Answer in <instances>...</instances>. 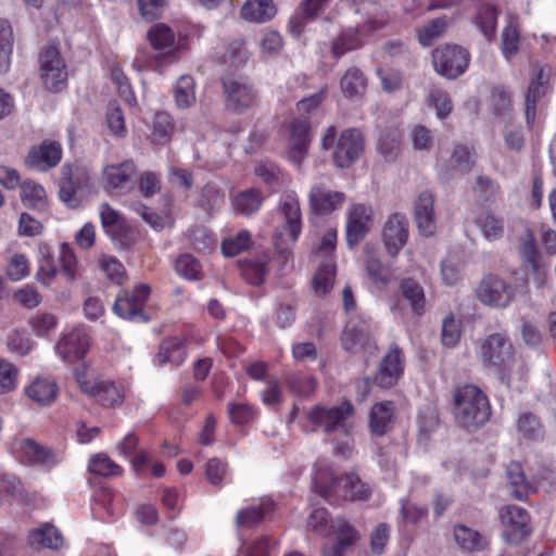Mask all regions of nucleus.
<instances>
[{
    "label": "nucleus",
    "instance_id": "nucleus-63",
    "mask_svg": "<svg viewBox=\"0 0 556 556\" xmlns=\"http://www.w3.org/2000/svg\"><path fill=\"white\" fill-rule=\"evenodd\" d=\"M106 124L114 136L124 137L127 132L125 118L116 103L111 102L106 111Z\"/></svg>",
    "mask_w": 556,
    "mask_h": 556
},
{
    "label": "nucleus",
    "instance_id": "nucleus-42",
    "mask_svg": "<svg viewBox=\"0 0 556 556\" xmlns=\"http://www.w3.org/2000/svg\"><path fill=\"white\" fill-rule=\"evenodd\" d=\"M400 290L402 296L409 303L417 315L426 311V298L424 288L414 279L405 278L401 281Z\"/></svg>",
    "mask_w": 556,
    "mask_h": 556
},
{
    "label": "nucleus",
    "instance_id": "nucleus-24",
    "mask_svg": "<svg viewBox=\"0 0 556 556\" xmlns=\"http://www.w3.org/2000/svg\"><path fill=\"white\" fill-rule=\"evenodd\" d=\"M371 225V211L363 204H355L351 207L346 223V240L350 245L357 244Z\"/></svg>",
    "mask_w": 556,
    "mask_h": 556
},
{
    "label": "nucleus",
    "instance_id": "nucleus-6",
    "mask_svg": "<svg viewBox=\"0 0 556 556\" xmlns=\"http://www.w3.org/2000/svg\"><path fill=\"white\" fill-rule=\"evenodd\" d=\"M383 24V21L370 17L363 25L343 27L329 42L331 55L339 60L344 54L361 49L364 45L363 38L381 28Z\"/></svg>",
    "mask_w": 556,
    "mask_h": 556
},
{
    "label": "nucleus",
    "instance_id": "nucleus-31",
    "mask_svg": "<svg viewBox=\"0 0 556 556\" xmlns=\"http://www.w3.org/2000/svg\"><path fill=\"white\" fill-rule=\"evenodd\" d=\"M28 544L34 549H59L63 545V536L54 526L45 523L29 532Z\"/></svg>",
    "mask_w": 556,
    "mask_h": 556
},
{
    "label": "nucleus",
    "instance_id": "nucleus-52",
    "mask_svg": "<svg viewBox=\"0 0 556 556\" xmlns=\"http://www.w3.org/2000/svg\"><path fill=\"white\" fill-rule=\"evenodd\" d=\"M175 102L178 108L187 109L195 103L194 80L189 75H182L177 80L174 91Z\"/></svg>",
    "mask_w": 556,
    "mask_h": 556
},
{
    "label": "nucleus",
    "instance_id": "nucleus-62",
    "mask_svg": "<svg viewBox=\"0 0 556 556\" xmlns=\"http://www.w3.org/2000/svg\"><path fill=\"white\" fill-rule=\"evenodd\" d=\"M222 62L229 68H239L247 62V50L243 41L237 40L222 56Z\"/></svg>",
    "mask_w": 556,
    "mask_h": 556
},
{
    "label": "nucleus",
    "instance_id": "nucleus-25",
    "mask_svg": "<svg viewBox=\"0 0 556 556\" xmlns=\"http://www.w3.org/2000/svg\"><path fill=\"white\" fill-rule=\"evenodd\" d=\"M90 346L89 337L83 330L75 329L64 336L56 345L59 355L68 363L83 358Z\"/></svg>",
    "mask_w": 556,
    "mask_h": 556
},
{
    "label": "nucleus",
    "instance_id": "nucleus-8",
    "mask_svg": "<svg viewBox=\"0 0 556 556\" xmlns=\"http://www.w3.org/2000/svg\"><path fill=\"white\" fill-rule=\"evenodd\" d=\"M469 61V52L457 45H446L434 49L432 52L434 70L448 79L460 76L468 67Z\"/></svg>",
    "mask_w": 556,
    "mask_h": 556
},
{
    "label": "nucleus",
    "instance_id": "nucleus-4",
    "mask_svg": "<svg viewBox=\"0 0 556 556\" xmlns=\"http://www.w3.org/2000/svg\"><path fill=\"white\" fill-rule=\"evenodd\" d=\"M279 207L283 223L275 232V248L287 260L290 244L295 243L302 230L300 202L295 192H285Z\"/></svg>",
    "mask_w": 556,
    "mask_h": 556
},
{
    "label": "nucleus",
    "instance_id": "nucleus-45",
    "mask_svg": "<svg viewBox=\"0 0 556 556\" xmlns=\"http://www.w3.org/2000/svg\"><path fill=\"white\" fill-rule=\"evenodd\" d=\"M454 538L468 552L482 549L486 545V540L478 531L463 525L454 528Z\"/></svg>",
    "mask_w": 556,
    "mask_h": 556
},
{
    "label": "nucleus",
    "instance_id": "nucleus-58",
    "mask_svg": "<svg viewBox=\"0 0 556 556\" xmlns=\"http://www.w3.org/2000/svg\"><path fill=\"white\" fill-rule=\"evenodd\" d=\"M251 235L248 230H241L236 236L224 239L222 251L226 256H235L251 245Z\"/></svg>",
    "mask_w": 556,
    "mask_h": 556
},
{
    "label": "nucleus",
    "instance_id": "nucleus-32",
    "mask_svg": "<svg viewBox=\"0 0 556 556\" xmlns=\"http://www.w3.org/2000/svg\"><path fill=\"white\" fill-rule=\"evenodd\" d=\"M240 13L248 22L266 23L274 18L277 10L273 0H247Z\"/></svg>",
    "mask_w": 556,
    "mask_h": 556
},
{
    "label": "nucleus",
    "instance_id": "nucleus-36",
    "mask_svg": "<svg viewBox=\"0 0 556 556\" xmlns=\"http://www.w3.org/2000/svg\"><path fill=\"white\" fill-rule=\"evenodd\" d=\"M240 274L250 285L258 286L264 281L268 271V257L243 258L238 262Z\"/></svg>",
    "mask_w": 556,
    "mask_h": 556
},
{
    "label": "nucleus",
    "instance_id": "nucleus-23",
    "mask_svg": "<svg viewBox=\"0 0 556 556\" xmlns=\"http://www.w3.org/2000/svg\"><path fill=\"white\" fill-rule=\"evenodd\" d=\"M345 200L343 192L332 191L323 184H316L309 192V205L314 213L325 215L333 212Z\"/></svg>",
    "mask_w": 556,
    "mask_h": 556
},
{
    "label": "nucleus",
    "instance_id": "nucleus-56",
    "mask_svg": "<svg viewBox=\"0 0 556 556\" xmlns=\"http://www.w3.org/2000/svg\"><path fill=\"white\" fill-rule=\"evenodd\" d=\"M224 191L215 184H206L199 198V205L205 211H214L220 207L224 203Z\"/></svg>",
    "mask_w": 556,
    "mask_h": 556
},
{
    "label": "nucleus",
    "instance_id": "nucleus-38",
    "mask_svg": "<svg viewBox=\"0 0 556 556\" xmlns=\"http://www.w3.org/2000/svg\"><path fill=\"white\" fill-rule=\"evenodd\" d=\"M336 278V263L333 258L319 262V266L313 277L314 292L318 296H325L333 287Z\"/></svg>",
    "mask_w": 556,
    "mask_h": 556
},
{
    "label": "nucleus",
    "instance_id": "nucleus-44",
    "mask_svg": "<svg viewBox=\"0 0 556 556\" xmlns=\"http://www.w3.org/2000/svg\"><path fill=\"white\" fill-rule=\"evenodd\" d=\"M378 152L388 162L394 161L401 150V134L396 128L383 131L377 143Z\"/></svg>",
    "mask_w": 556,
    "mask_h": 556
},
{
    "label": "nucleus",
    "instance_id": "nucleus-11",
    "mask_svg": "<svg viewBox=\"0 0 556 556\" xmlns=\"http://www.w3.org/2000/svg\"><path fill=\"white\" fill-rule=\"evenodd\" d=\"M150 294L148 285L137 286L131 293L124 292L114 302L113 311L121 318L128 320L148 321L149 317L143 312V306Z\"/></svg>",
    "mask_w": 556,
    "mask_h": 556
},
{
    "label": "nucleus",
    "instance_id": "nucleus-29",
    "mask_svg": "<svg viewBox=\"0 0 556 556\" xmlns=\"http://www.w3.org/2000/svg\"><path fill=\"white\" fill-rule=\"evenodd\" d=\"M521 253L527 264V268L535 275V279L539 283L544 282L546 270L541 264V255L536 245L535 238L530 229H526L521 237Z\"/></svg>",
    "mask_w": 556,
    "mask_h": 556
},
{
    "label": "nucleus",
    "instance_id": "nucleus-53",
    "mask_svg": "<svg viewBox=\"0 0 556 556\" xmlns=\"http://www.w3.org/2000/svg\"><path fill=\"white\" fill-rule=\"evenodd\" d=\"M13 31L7 20H0V72H7L13 51Z\"/></svg>",
    "mask_w": 556,
    "mask_h": 556
},
{
    "label": "nucleus",
    "instance_id": "nucleus-5",
    "mask_svg": "<svg viewBox=\"0 0 556 556\" xmlns=\"http://www.w3.org/2000/svg\"><path fill=\"white\" fill-rule=\"evenodd\" d=\"M353 414V405L350 402H343L331 407L316 405L306 413V419L314 430H321L325 434L333 432L348 434L352 428L350 419Z\"/></svg>",
    "mask_w": 556,
    "mask_h": 556
},
{
    "label": "nucleus",
    "instance_id": "nucleus-9",
    "mask_svg": "<svg viewBox=\"0 0 556 556\" xmlns=\"http://www.w3.org/2000/svg\"><path fill=\"white\" fill-rule=\"evenodd\" d=\"M41 79L47 89L58 92L67 83V71L60 51L54 46L47 47L39 58Z\"/></svg>",
    "mask_w": 556,
    "mask_h": 556
},
{
    "label": "nucleus",
    "instance_id": "nucleus-46",
    "mask_svg": "<svg viewBox=\"0 0 556 556\" xmlns=\"http://www.w3.org/2000/svg\"><path fill=\"white\" fill-rule=\"evenodd\" d=\"M497 15L498 12L493 5L482 4L478 8L476 25L489 41L493 40L495 37Z\"/></svg>",
    "mask_w": 556,
    "mask_h": 556
},
{
    "label": "nucleus",
    "instance_id": "nucleus-12",
    "mask_svg": "<svg viewBox=\"0 0 556 556\" xmlns=\"http://www.w3.org/2000/svg\"><path fill=\"white\" fill-rule=\"evenodd\" d=\"M150 294L148 285L137 286L131 293L124 292L114 302L113 311L121 318L128 320L148 321L149 317L143 312V306Z\"/></svg>",
    "mask_w": 556,
    "mask_h": 556
},
{
    "label": "nucleus",
    "instance_id": "nucleus-51",
    "mask_svg": "<svg viewBox=\"0 0 556 556\" xmlns=\"http://www.w3.org/2000/svg\"><path fill=\"white\" fill-rule=\"evenodd\" d=\"M58 263L59 270L62 271L67 281L73 282L80 275L76 255L67 243L60 245Z\"/></svg>",
    "mask_w": 556,
    "mask_h": 556
},
{
    "label": "nucleus",
    "instance_id": "nucleus-55",
    "mask_svg": "<svg viewBox=\"0 0 556 556\" xmlns=\"http://www.w3.org/2000/svg\"><path fill=\"white\" fill-rule=\"evenodd\" d=\"M269 509V505H252L242 508L236 516V523L241 528H252L257 526L265 516V513Z\"/></svg>",
    "mask_w": 556,
    "mask_h": 556
},
{
    "label": "nucleus",
    "instance_id": "nucleus-28",
    "mask_svg": "<svg viewBox=\"0 0 556 556\" xmlns=\"http://www.w3.org/2000/svg\"><path fill=\"white\" fill-rule=\"evenodd\" d=\"M395 420V406L390 401L375 404L369 414V427L374 434L382 437L388 433Z\"/></svg>",
    "mask_w": 556,
    "mask_h": 556
},
{
    "label": "nucleus",
    "instance_id": "nucleus-3",
    "mask_svg": "<svg viewBox=\"0 0 556 556\" xmlns=\"http://www.w3.org/2000/svg\"><path fill=\"white\" fill-rule=\"evenodd\" d=\"M455 418L467 429L482 427L491 416L486 395L476 386L466 384L454 392Z\"/></svg>",
    "mask_w": 556,
    "mask_h": 556
},
{
    "label": "nucleus",
    "instance_id": "nucleus-64",
    "mask_svg": "<svg viewBox=\"0 0 556 556\" xmlns=\"http://www.w3.org/2000/svg\"><path fill=\"white\" fill-rule=\"evenodd\" d=\"M441 339L443 345L454 348L460 339V325L453 315L443 319Z\"/></svg>",
    "mask_w": 556,
    "mask_h": 556
},
{
    "label": "nucleus",
    "instance_id": "nucleus-59",
    "mask_svg": "<svg viewBox=\"0 0 556 556\" xmlns=\"http://www.w3.org/2000/svg\"><path fill=\"white\" fill-rule=\"evenodd\" d=\"M447 22L445 17L432 20L418 30V39L422 46H430L435 39L441 37L446 30Z\"/></svg>",
    "mask_w": 556,
    "mask_h": 556
},
{
    "label": "nucleus",
    "instance_id": "nucleus-49",
    "mask_svg": "<svg viewBox=\"0 0 556 556\" xmlns=\"http://www.w3.org/2000/svg\"><path fill=\"white\" fill-rule=\"evenodd\" d=\"M88 470L90 473L101 477L119 476L123 472L122 467L105 453H98L91 456L88 463Z\"/></svg>",
    "mask_w": 556,
    "mask_h": 556
},
{
    "label": "nucleus",
    "instance_id": "nucleus-7",
    "mask_svg": "<svg viewBox=\"0 0 556 556\" xmlns=\"http://www.w3.org/2000/svg\"><path fill=\"white\" fill-rule=\"evenodd\" d=\"M225 105L227 110L235 113H242L248 110L257 99L256 91L243 76L232 74L222 78Z\"/></svg>",
    "mask_w": 556,
    "mask_h": 556
},
{
    "label": "nucleus",
    "instance_id": "nucleus-37",
    "mask_svg": "<svg viewBox=\"0 0 556 556\" xmlns=\"http://www.w3.org/2000/svg\"><path fill=\"white\" fill-rule=\"evenodd\" d=\"M186 358V350L178 338H169L162 341L160 351L155 357L157 365L173 364L179 366Z\"/></svg>",
    "mask_w": 556,
    "mask_h": 556
},
{
    "label": "nucleus",
    "instance_id": "nucleus-17",
    "mask_svg": "<svg viewBox=\"0 0 556 556\" xmlns=\"http://www.w3.org/2000/svg\"><path fill=\"white\" fill-rule=\"evenodd\" d=\"M137 173L132 161H125L116 165L104 167L102 177L104 187L110 191L125 192L134 186V178Z\"/></svg>",
    "mask_w": 556,
    "mask_h": 556
},
{
    "label": "nucleus",
    "instance_id": "nucleus-60",
    "mask_svg": "<svg viewBox=\"0 0 556 556\" xmlns=\"http://www.w3.org/2000/svg\"><path fill=\"white\" fill-rule=\"evenodd\" d=\"M366 271L371 281L379 287H386L390 281L388 269L374 254L366 257Z\"/></svg>",
    "mask_w": 556,
    "mask_h": 556
},
{
    "label": "nucleus",
    "instance_id": "nucleus-61",
    "mask_svg": "<svg viewBox=\"0 0 556 556\" xmlns=\"http://www.w3.org/2000/svg\"><path fill=\"white\" fill-rule=\"evenodd\" d=\"M518 432L526 439L536 440L542 435L538 418L530 413L522 414L517 424Z\"/></svg>",
    "mask_w": 556,
    "mask_h": 556
},
{
    "label": "nucleus",
    "instance_id": "nucleus-35",
    "mask_svg": "<svg viewBox=\"0 0 556 556\" xmlns=\"http://www.w3.org/2000/svg\"><path fill=\"white\" fill-rule=\"evenodd\" d=\"M20 188V198L24 206L39 212L46 211L48 200L41 185L28 179L22 182Z\"/></svg>",
    "mask_w": 556,
    "mask_h": 556
},
{
    "label": "nucleus",
    "instance_id": "nucleus-54",
    "mask_svg": "<svg viewBox=\"0 0 556 556\" xmlns=\"http://www.w3.org/2000/svg\"><path fill=\"white\" fill-rule=\"evenodd\" d=\"M174 132L172 117L165 112H157L153 121V129L150 135L152 143H165Z\"/></svg>",
    "mask_w": 556,
    "mask_h": 556
},
{
    "label": "nucleus",
    "instance_id": "nucleus-47",
    "mask_svg": "<svg viewBox=\"0 0 556 556\" xmlns=\"http://www.w3.org/2000/svg\"><path fill=\"white\" fill-rule=\"evenodd\" d=\"M520 41L519 24L516 20H510L502 31V52L506 60L518 53Z\"/></svg>",
    "mask_w": 556,
    "mask_h": 556
},
{
    "label": "nucleus",
    "instance_id": "nucleus-39",
    "mask_svg": "<svg viewBox=\"0 0 556 556\" xmlns=\"http://www.w3.org/2000/svg\"><path fill=\"white\" fill-rule=\"evenodd\" d=\"M89 395L96 396L101 405L105 407L121 405L125 396L122 387L104 380L94 382L92 392Z\"/></svg>",
    "mask_w": 556,
    "mask_h": 556
},
{
    "label": "nucleus",
    "instance_id": "nucleus-16",
    "mask_svg": "<svg viewBox=\"0 0 556 556\" xmlns=\"http://www.w3.org/2000/svg\"><path fill=\"white\" fill-rule=\"evenodd\" d=\"M501 521L511 529L507 540L518 543L530 534V516L528 511L516 505H506L498 513Z\"/></svg>",
    "mask_w": 556,
    "mask_h": 556
},
{
    "label": "nucleus",
    "instance_id": "nucleus-22",
    "mask_svg": "<svg viewBox=\"0 0 556 556\" xmlns=\"http://www.w3.org/2000/svg\"><path fill=\"white\" fill-rule=\"evenodd\" d=\"M17 452L24 463L31 466L51 467L58 463L55 453L29 438L21 439L17 443Z\"/></svg>",
    "mask_w": 556,
    "mask_h": 556
},
{
    "label": "nucleus",
    "instance_id": "nucleus-1",
    "mask_svg": "<svg viewBox=\"0 0 556 556\" xmlns=\"http://www.w3.org/2000/svg\"><path fill=\"white\" fill-rule=\"evenodd\" d=\"M313 489L323 498L331 501H367L371 495V488L358 475L351 472L336 477L329 467L319 468L313 478Z\"/></svg>",
    "mask_w": 556,
    "mask_h": 556
},
{
    "label": "nucleus",
    "instance_id": "nucleus-15",
    "mask_svg": "<svg viewBox=\"0 0 556 556\" xmlns=\"http://www.w3.org/2000/svg\"><path fill=\"white\" fill-rule=\"evenodd\" d=\"M62 159V148L54 141H43L39 146L33 147L26 156L27 167L40 172L49 170L55 167Z\"/></svg>",
    "mask_w": 556,
    "mask_h": 556
},
{
    "label": "nucleus",
    "instance_id": "nucleus-21",
    "mask_svg": "<svg viewBox=\"0 0 556 556\" xmlns=\"http://www.w3.org/2000/svg\"><path fill=\"white\" fill-rule=\"evenodd\" d=\"M61 172L62 179L60 182L59 191L60 199L68 207L76 208L80 205L78 189L80 188L84 180H87V177L83 179L80 169L78 167H74L71 164L63 165Z\"/></svg>",
    "mask_w": 556,
    "mask_h": 556
},
{
    "label": "nucleus",
    "instance_id": "nucleus-33",
    "mask_svg": "<svg viewBox=\"0 0 556 556\" xmlns=\"http://www.w3.org/2000/svg\"><path fill=\"white\" fill-rule=\"evenodd\" d=\"M546 83L544 78L543 70L536 73L535 79H533L527 90L525 98L526 105V121L529 127H532L536 116V102L546 93Z\"/></svg>",
    "mask_w": 556,
    "mask_h": 556
},
{
    "label": "nucleus",
    "instance_id": "nucleus-30",
    "mask_svg": "<svg viewBox=\"0 0 556 556\" xmlns=\"http://www.w3.org/2000/svg\"><path fill=\"white\" fill-rule=\"evenodd\" d=\"M27 396L40 406L51 405L59 393L56 382L49 377L36 378L25 390Z\"/></svg>",
    "mask_w": 556,
    "mask_h": 556
},
{
    "label": "nucleus",
    "instance_id": "nucleus-13",
    "mask_svg": "<svg viewBox=\"0 0 556 556\" xmlns=\"http://www.w3.org/2000/svg\"><path fill=\"white\" fill-rule=\"evenodd\" d=\"M364 151V138L356 128L344 130L333 152V162L338 167H349Z\"/></svg>",
    "mask_w": 556,
    "mask_h": 556
},
{
    "label": "nucleus",
    "instance_id": "nucleus-20",
    "mask_svg": "<svg viewBox=\"0 0 556 556\" xmlns=\"http://www.w3.org/2000/svg\"><path fill=\"white\" fill-rule=\"evenodd\" d=\"M403 369V353L394 345L381 361L375 381L379 387L390 389L397 382Z\"/></svg>",
    "mask_w": 556,
    "mask_h": 556
},
{
    "label": "nucleus",
    "instance_id": "nucleus-10",
    "mask_svg": "<svg viewBox=\"0 0 556 556\" xmlns=\"http://www.w3.org/2000/svg\"><path fill=\"white\" fill-rule=\"evenodd\" d=\"M514 295L513 286L496 275L485 276L477 288L478 300L490 307L505 308L510 304Z\"/></svg>",
    "mask_w": 556,
    "mask_h": 556
},
{
    "label": "nucleus",
    "instance_id": "nucleus-14",
    "mask_svg": "<svg viewBox=\"0 0 556 556\" xmlns=\"http://www.w3.org/2000/svg\"><path fill=\"white\" fill-rule=\"evenodd\" d=\"M409 236L408 220L405 215L394 213L384 223L382 242L390 256H396L407 243Z\"/></svg>",
    "mask_w": 556,
    "mask_h": 556
},
{
    "label": "nucleus",
    "instance_id": "nucleus-40",
    "mask_svg": "<svg viewBox=\"0 0 556 556\" xmlns=\"http://www.w3.org/2000/svg\"><path fill=\"white\" fill-rule=\"evenodd\" d=\"M366 87V77L359 68L354 66L346 70L340 80L341 91L349 99L362 97L365 93Z\"/></svg>",
    "mask_w": 556,
    "mask_h": 556
},
{
    "label": "nucleus",
    "instance_id": "nucleus-43",
    "mask_svg": "<svg viewBox=\"0 0 556 556\" xmlns=\"http://www.w3.org/2000/svg\"><path fill=\"white\" fill-rule=\"evenodd\" d=\"M38 254H39V268L36 274L38 281L41 283L49 286L51 281L55 278L59 266L53 261V255L51 249L46 243H40L38 245Z\"/></svg>",
    "mask_w": 556,
    "mask_h": 556
},
{
    "label": "nucleus",
    "instance_id": "nucleus-19",
    "mask_svg": "<svg viewBox=\"0 0 556 556\" xmlns=\"http://www.w3.org/2000/svg\"><path fill=\"white\" fill-rule=\"evenodd\" d=\"M312 137L309 124L304 119H294L290 125L288 142L289 159L296 165H301L308 153Z\"/></svg>",
    "mask_w": 556,
    "mask_h": 556
},
{
    "label": "nucleus",
    "instance_id": "nucleus-27",
    "mask_svg": "<svg viewBox=\"0 0 556 556\" xmlns=\"http://www.w3.org/2000/svg\"><path fill=\"white\" fill-rule=\"evenodd\" d=\"M148 40L155 50H167L160 55L159 62L174 63L178 60L177 52L174 49L175 34L166 24H155L147 33Z\"/></svg>",
    "mask_w": 556,
    "mask_h": 556
},
{
    "label": "nucleus",
    "instance_id": "nucleus-2",
    "mask_svg": "<svg viewBox=\"0 0 556 556\" xmlns=\"http://www.w3.org/2000/svg\"><path fill=\"white\" fill-rule=\"evenodd\" d=\"M480 356L506 384H509L514 376L521 374V364L516 359L514 346L505 332L491 333L483 339L480 343Z\"/></svg>",
    "mask_w": 556,
    "mask_h": 556
},
{
    "label": "nucleus",
    "instance_id": "nucleus-18",
    "mask_svg": "<svg viewBox=\"0 0 556 556\" xmlns=\"http://www.w3.org/2000/svg\"><path fill=\"white\" fill-rule=\"evenodd\" d=\"M342 344L352 354L364 352L371 355L376 350L369 328L364 323L348 324L342 334Z\"/></svg>",
    "mask_w": 556,
    "mask_h": 556
},
{
    "label": "nucleus",
    "instance_id": "nucleus-50",
    "mask_svg": "<svg viewBox=\"0 0 556 556\" xmlns=\"http://www.w3.org/2000/svg\"><path fill=\"white\" fill-rule=\"evenodd\" d=\"M331 528L337 538L336 542L346 549L351 548L361 538L356 528L343 517L333 520Z\"/></svg>",
    "mask_w": 556,
    "mask_h": 556
},
{
    "label": "nucleus",
    "instance_id": "nucleus-34",
    "mask_svg": "<svg viewBox=\"0 0 556 556\" xmlns=\"http://www.w3.org/2000/svg\"><path fill=\"white\" fill-rule=\"evenodd\" d=\"M488 241H497L504 236V219L491 211H481L473 219Z\"/></svg>",
    "mask_w": 556,
    "mask_h": 556
},
{
    "label": "nucleus",
    "instance_id": "nucleus-26",
    "mask_svg": "<svg viewBox=\"0 0 556 556\" xmlns=\"http://www.w3.org/2000/svg\"><path fill=\"white\" fill-rule=\"evenodd\" d=\"M414 215L419 231L429 237L435 232L434 197L429 191L419 193L415 200Z\"/></svg>",
    "mask_w": 556,
    "mask_h": 556
},
{
    "label": "nucleus",
    "instance_id": "nucleus-48",
    "mask_svg": "<svg viewBox=\"0 0 556 556\" xmlns=\"http://www.w3.org/2000/svg\"><path fill=\"white\" fill-rule=\"evenodd\" d=\"M263 202L261 192L249 189L239 193L232 201L233 210L243 215H251L260 210Z\"/></svg>",
    "mask_w": 556,
    "mask_h": 556
},
{
    "label": "nucleus",
    "instance_id": "nucleus-57",
    "mask_svg": "<svg viewBox=\"0 0 556 556\" xmlns=\"http://www.w3.org/2000/svg\"><path fill=\"white\" fill-rule=\"evenodd\" d=\"M176 271L188 280H200L202 278V266L191 254L180 255L175 264Z\"/></svg>",
    "mask_w": 556,
    "mask_h": 556
},
{
    "label": "nucleus",
    "instance_id": "nucleus-41",
    "mask_svg": "<svg viewBox=\"0 0 556 556\" xmlns=\"http://www.w3.org/2000/svg\"><path fill=\"white\" fill-rule=\"evenodd\" d=\"M506 473L511 497L519 501L525 500L529 495L531 486L525 477L521 465L515 462L510 463Z\"/></svg>",
    "mask_w": 556,
    "mask_h": 556
}]
</instances>
